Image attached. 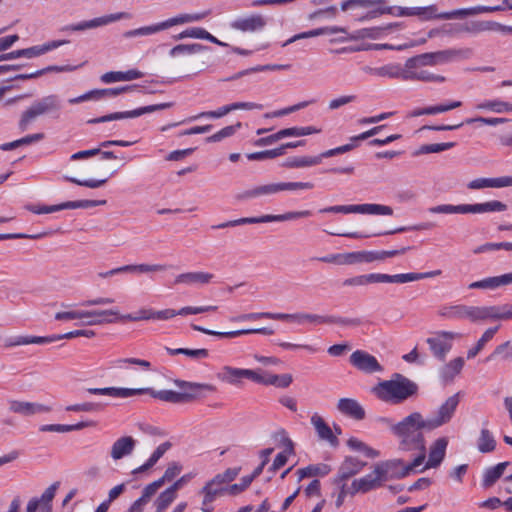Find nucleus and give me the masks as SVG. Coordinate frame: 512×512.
I'll use <instances>...</instances> for the list:
<instances>
[{"instance_id":"obj_28","label":"nucleus","mask_w":512,"mask_h":512,"mask_svg":"<svg viewBox=\"0 0 512 512\" xmlns=\"http://www.w3.org/2000/svg\"><path fill=\"white\" fill-rule=\"evenodd\" d=\"M311 424L314 426L320 440L326 441L332 447H337L339 445L337 436L320 415L314 413L311 416Z\"/></svg>"},{"instance_id":"obj_57","label":"nucleus","mask_w":512,"mask_h":512,"mask_svg":"<svg viewBox=\"0 0 512 512\" xmlns=\"http://www.w3.org/2000/svg\"><path fill=\"white\" fill-rule=\"evenodd\" d=\"M104 408V405L101 403L94 402H83L78 404H72L65 407L67 412H100Z\"/></svg>"},{"instance_id":"obj_19","label":"nucleus","mask_w":512,"mask_h":512,"mask_svg":"<svg viewBox=\"0 0 512 512\" xmlns=\"http://www.w3.org/2000/svg\"><path fill=\"white\" fill-rule=\"evenodd\" d=\"M350 363L358 370L372 374L383 371L375 356L363 350H356L350 356Z\"/></svg>"},{"instance_id":"obj_17","label":"nucleus","mask_w":512,"mask_h":512,"mask_svg":"<svg viewBox=\"0 0 512 512\" xmlns=\"http://www.w3.org/2000/svg\"><path fill=\"white\" fill-rule=\"evenodd\" d=\"M136 85H126L122 87L116 88H105V89H95L86 92L83 95H80L75 98H71L68 100L70 104H78L88 100L98 101L104 98L116 97L122 93L130 92L135 90Z\"/></svg>"},{"instance_id":"obj_5","label":"nucleus","mask_w":512,"mask_h":512,"mask_svg":"<svg viewBox=\"0 0 512 512\" xmlns=\"http://www.w3.org/2000/svg\"><path fill=\"white\" fill-rule=\"evenodd\" d=\"M441 270H434L423 273H403L389 275L384 273H370L347 278L342 285L347 287H361L376 283H396L403 284L412 281H418L426 278H432L441 275Z\"/></svg>"},{"instance_id":"obj_54","label":"nucleus","mask_w":512,"mask_h":512,"mask_svg":"<svg viewBox=\"0 0 512 512\" xmlns=\"http://www.w3.org/2000/svg\"><path fill=\"white\" fill-rule=\"evenodd\" d=\"M476 108L481 110H491L496 113H503L512 111V104L500 100H493L478 104Z\"/></svg>"},{"instance_id":"obj_16","label":"nucleus","mask_w":512,"mask_h":512,"mask_svg":"<svg viewBox=\"0 0 512 512\" xmlns=\"http://www.w3.org/2000/svg\"><path fill=\"white\" fill-rule=\"evenodd\" d=\"M458 404V394H454L447 398L446 401L439 407L436 415L426 419L429 424V431L448 423L452 419Z\"/></svg>"},{"instance_id":"obj_31","label":"nucleus","mask_w":512,"mask_h":512,"mask_svg":"<svg viewBox=\"0 0 512 512\" xmlns=\"http://www.w3.org/2000/svg\"><path fill=\"white\" fill-rule=\"evenodd\" d=\"M507 121H508V119H506V118L476 117V118L466 119L464 122H461V123L455 124V125L424 126V127H422V129H428V130H433V131H452V130H456V129L460 128L464 124H471L474 122H478V123L490 125V126H496L498 124H502Z\"/></svg>"},{"instance_id":"obj_25","label":"nucleus","mask_w":512,"mask_h":512,"mask_svg":"<svg viewBox=\"0 0 512 512\" xmlns=\"http://www.w3.org/2000/svg\"><path fill=\"white\" fill-rule=\"evenodd\" d=\"M192 329L195 331L202 332L207 335H213L219 338H234L242 335H248V334H263V335H272L274 331L270 328L263 327V328H250V329H240L235 331H229V332H219L210 330L201 326H198L196 324L191 325Z\"/></svg>"},{"instance_id":"obj_27","label":"nucleus","mask_w":512,"mask_h":512,"mask_svg":"<svg viewBox=\"0 0 512 512\" xmlns=\"http://www.w3.org/2000/svg\"><path fill=\"white\" fill-rule=\"evenodd\" d=\"M365 465V462L355 457H346L345 460L342 462L341 466L339 467L338 473L334 478V483L336 485H339L342 482H345L352 476L359 473L364 468Z\"/></svg>"},{"instance_id":"obj_39","label":"nucleus","mask_w":512,"mask_h":512,"mask_svg":"<svg viewBox=\"0 0 512 512\" xmlns=\"http://www.w3.org/2000/svg\"><path fill=\"white\" fill-rule=\"evenodd\" d=\"M279 433L282 435V442L283 445L285 446V450L276 455L273 464L270 468L272 471H276L283 467L287 463L288 455L294 453V444L292 440L287 437L286 431L284 429H281Z\"/></svg>"},{"instance_id":"obj_6","label":"nucleus","mask_w":512,"mask_h":512,"mask_svg":"<svg viewBox=\"0 0 512 512\" xmlns=\"http://www.w3.org/2000/svg\"><path fill=\"white\" fill-rule=\"evenodd\" d=\"M61 108V99L56 94H50L37 99L21 114L18 128L22 132L26 131L41 116L52 115L53 117H58Z\"/></svg>"},{"instance_id":"obj_56","label":"nucleus","mask_w":512,"mask_h":512,"mask_svg":"<svg viewBox=\"0 0 512 512\" xmlns=\"http://www.w3.org/2000/svg\"><path fill=\"white\" fill-rule=\"evenodd\" d=\"M462 310V304L444 305L439 308L438 315L448 320H461L463 319Z\"/></svg>"},{"instance_id":"obj_38","label":"nucleus","mask_w":512,"mask_h":512,"mask_svg":"<svg viewBox=\"0 0 512 512\" xmlns=\"http://www.w3.org/2000/svg\"><path fill=\"white\" fill-rule=\"evenodd\" d=\"M245 371L246 369L224 366L216 376L218 380L224 383L238 386L241 385L243 379H245Z\"/></svg>"},{"instance_id":"obj_3","label":"nucleus","mask_w":512,"mask_h":512,"mask_svg":"<svg viewBox=\"0 0 512 512\" xmlns=\"http://www.w3.org/2000/svg\"><path fill=\"white\" fill-rule=\"evenodd\" d=\"M423 430H429V424L420 412H413L400 422L391 426V432L399 438V450L418 452L417 456L426 458V442Z\"/></svg>"},{"instance_id":"obj_49","label":"nucleus","mask_w":512,"mask_h":512,"mask_svg":"<svg viewBox=\"0 0 512 512\" xmlns=\"http://www.w3.org/2000/svg\"><path fill=\"white\" fill-rule=\"evenodd\" d=\"M499 326L488 328L481 338L477 341L476 345L469 349L467 352V358L472 359L474 358L480 351L483 350L485 345L494 337L496 332L498 331Z\"/></svg>"},{"instance_id":"obj_48","label":"nucleus","mask_w":512,"mask_h":512,"mask_svg":"<svg viewBox=\"0 0 512 512\" xmlns=\"http://www.w3.org/2000/svg\"><path fill=\"white\" fill-rule=\"evenodd\" d=\"M338 14V8L334 5L319 8L308 15V19L313 22L322 23L333 20Z\"/></svg>"},{"instance_id":"obj_37","label":"nucleus","mask_w":512,"mask_h":512,"mask_svg":"<svg viewBox=\"0 0 512 512\" xmlns=\"http://www.w3.org/2000/svg\"><path fill=\"white\" fill-rule=\"evenodd\" d=\"M463 319H468L472 322L492 319L495 309L492 306H467L462 304Z\"/></svg>"},{"instance_id":"obj_22","label":"nucleus","mask_w":512,"mask_h":512,"mask_svg":"<svg viewBox=\"0 0 512 512\" xmlns=\"http://www.w3.org/2000/svg\"><path fill=\"white\" fill-rule=\"evenodd\" d=\"M58 483L50 485L40 497L31 498L25 512H52V501L56 495Z\"/></svg>"},{"instance_id":"obj_33","label":"nucleus","mask_w":512,"mask_h":512,"mask_svg":"<svg viewBox=\"0 0 512 512\" xmlns=\"http://www.w3.org/2000/svg\"><path fill=\"white\" fill-rule=\"evenodd\" d=\"M512 284V272L499 276L488 277L469 284V289H497L501 286Z\"/></svg>"},{"instance_id":"obj_30","label":"nucleus","mask_w":512,"mask_h":512,"mask_svg":"<svg viewBox=\"0 0 512 512\" xmlns=\"http://www.w3.org/2000/svg\"><path fill=\"white\" fill-rule=\"evenodd\" d=\"M214 275L208 272H186L177 275L174 284H185L188 286L206 285L212 281Z\"/></svg>"},{"instance_id":"obj_35","label":"nucleus","mask_w":512,"mask_h":512,"mask_svg":"<svg viewBox=\"0 0 512 512\" xmlns=\"http://www.w3.org/2000/svg\"><path fill=\"white\" fill-rule=\"evenodd\" d=\"M337 409L340 413L355 420H362L365 417L363 407L352 398H341L337 403Z\"/></svg>"},{"instance_id":"obj_26","label":"nucleus","mask_w":512,"mask_h":512,"mask_svg":"<svg viewBox=\"0 0 512 512\" xmlns=\"http://www.w3.org/2000/svg\"><path fill=\"white\" fill-rule=\"evenodd\" d=\"M384 482L385 481L382 478V476L379 473H377V467L375 466L374 470L371 473L352 482L351 494H355L357 492L366 493L368 491L381 487Z\"/></svg>"},{"instance_id":"obj_64","label":"nucleus","mask_w":512,"mask_h":512,"mask_svg":"<svg viewBox=\"0 0 512 512\" xmlns=\"http://www.w3.org/2000/svg\"><path fill=\"white\" fill-rule=\"evenodd\" d=\"M321 130L313 127V126H306V127H290V128H284L285 137H301L306 136L314 133H319Z\"/></svg>"},{"instance_id":"obj_24","label":"nucleus","mask_w":512,"mask_h":512,"mask_svg":"<svg viewBox=\"0 0 512 512\" xmlns=\"http://www.w3.org/2000/svg\"><path fill=\"white\" fill-rule=\"evenodd\" d=\"M109 316L118 318L119 310L116 308L106 310H82L80 320H84V324L89 326L114 323L116 320L109 318Z\"/></svg>"},{"instance_id":"obj_44","label":"nucleus","mask_w":512,"mask_h":512,"mask_svg":"<svg viewBox=\"0 0 512 512\" xmlns=\"http://www.w3.org/2000/svg\"><path fill=\"white\" fill-rule=\"evenodd\" d=\"M94 422L92 421H83L77 424L67 425V424H46L40 427V431L42 432H57V433H66L71 431H77L84 429L86 427L93 426Z\"/></svg>"},{"instance_id":"obj_55","label":"nucleus","mask_w":512,"mask_h":512,"mask_svg":"<svg viewBox=\"0 0 512 512\" xmlns=\"http://www.w3.org/2000/svg\"><path fill=\"white\" fill-rule=\"evenodd\" d=\"M177 494L172 492L169 488L160 493V495L155 500V512H164L176 499Z\"/></svg>"},{"instance_id":"obj_45","label":"nucleus","mask_w":512,"mask_h":512,"mask_svg":"<svg viewBox=\"0 0 512 512\" xmlns=\"http://www.w3.org/2000/svg\"><path fill=\"white\" fill-rule=\"evenodd\" d=\"M354 213L391 216L393 209L381 204H357L354 205Z\"/></svg>"},{"instance_id":"obj_32","label":"nucleus","mask_w":512,"mask_h":512,"mask_svg":"<svg viewBox=\"0 0 512 512\" xmlns=\"http://www.w3.org/2000/svg\"><path fill=\"white\" fill-rule=\"evenodd\" d=\"M448 440L445 437L437 439L430 448L428 461L420 472L428 468H436L443 461L446 453Z\"/></svg>"},{"instance_id":"obj_2","label":"nucleus","mask_w":512,"mask_h":512,"mask_svg":"<svg viewBox=\"0 0 512 512\" xmlns=\"http://www.w3.org/2000/svg\"><path fill=\"white\" fill-rule=\"evenodd\" d=\"M176 385L181 388L182 392L173 390H160L155 391L152 388H87L86 391L94 395L110 396L114 398H128L135 395L150 394L153 398L159 399L169 403H184L193 400L196 397V392L200 389L214 391V386L210 384H200L193 382H186L181 380L175 381Z\"/></svg>"},{"instance_id":"obj_7","label":"nucleus","mask_w":512,"mask_h":512,"mask_svg":"<svg viewBox=\"0 0 512 512\" xmlns=\"http://www.w3.org/2000/svg\"><path fill=\"white\" fill-rule=\"evenodd\" d=\"M209 14H210V10H205L203 12H198V13L180 14L175 17L169 18L165 21L153 24V25L144 26V27H140L137 29L126 31L124 33V37L133 38V37H138V36L152 35V34L160 32V31L169 29L175 25L202 20Z\"/></svg>"},{"instance_id":"obj_10","label":"nucleus","mask_w":512,"mask_h":512,"mask_svg":"<svg viewBox=\"0 0 512 512\" xmlns=\"http://www.w3.org/2000/svg\"><path fill=\"white\" fill-rule=\"evenodd\" d=\"M312 215V212L310 210H302V211H289L284 214H278V215H261L257 217H243L235 220H229L226 222H223L218 225H213L212 229H224L228 227H236L240 225H246V224H259V223H270V222H284V221H291L296 220L300 218H307Z\"/></svg>"},{"instance_id":"obj_40","label":"nucleus","mask_w":512,"mask_h":512,"mask_svg":"<svg viewBox=\"0 0 512 512\" xmlns=\"http://www.w3.org/2000/svg\"><path fill=\"white\" fill-rule=\"evenodd\" d=\"M68 40H53L43 45L33 46L29 48L22 49L23 57L26 58H34L41 56L51 50L57 49L58 47L68 44Z\"/></svg>"},{"instance_id":"obj_43","label":"nucleus","mask_w":512,"mask_h":512,"mask_svg":"<svg viewBox=\"0 0 512 512\" xmlns=\"http://www.w3.org/2000/svg\"><path fill=\"white\" fill-rule=\"evenodd\" d=\"M509 465L508 461L498 463L497 465L493 467H489L484 471L483 474V480H482V486L484 488H489L493 486L498 479H500L506 469V467Z\"/></svg>"},{"instance_id":"obj_36","label":"nucleus","mask_w":512,"mask_h":512,"mask_svg":"<svg viewBox=\"0 0 512 512\" xmlns=\"http://www.w3.org/2000/svg\"><path fill=\"white\" fill-rule=\"evenodd\" d=\"M512 186V176H503L498 178H477L469 182V189L483 188H502Z\"/></svg>"},{"instance_id":"obj_58","label":"nucleus","mask_w":512,"mask_h":512,"mask_svg":"<svg viewBox=\"0 0 512 512\" xmlns=\"http://www.w3.org/2000/svg\"><path fill=\"white\" fill-rule=\"evenodd\" d=\"M240 127H241L240 122H238L234 125L226 126V127L222 128L221 130H219L218 132H216L215 134L207 137L205 139V141L207 143L220 142L225 138L233 136Z\"/></svg>"},{"instance_id":"obj_11","label":"nucleus","mask_w":512,"mask_h":512,"mask_svg":"<svg viewBox=\"0 0 512 512\" xmlns=\"http://www.w3.org/2000/svg\"><path fill=\"white\" fill-rule=\"evenodd\" d=\"M314 184L311 182H277L256 186L237 195L239 200H247L262 196H271L283 191H296L303 189H312Z\"/></svg>"},{"instance_id":"obj_50","label":"nucleus","mask_w":512,"mask_h":512,"mask_svg":"<svg viewBox=\"0 0 512 512\" xmlns=\"http://www.w3.org/2000/svg\"><path fill=\"white\" fill-rule=\"evenodd\" d=\"M464 363L465 361L462 357H457L451 360L441 369V377L446 381L452 380L457 374L460 373Z\"/></svg>"},{"instance_id":"obj_47","label":"nucleus","mask_w":512,"mask_h":512,"mask_svg":"<svg viewBox=\"0 0 512 512\" xmlns=\"http://www.w3.org/2000/svg\"><path fill=\"white\" fill-rule=\"evenodd\" d=\"M224 492H228V488H224L223 485L219 484H211V480L208 481L201 489V493L204 495L202 505L207 506Z\"/></svg>"},{"instance_id":"obj_41","label":"nucleus","mask_w":512,"mask_h":512,"mask_svg":"<svg viewBox=\"0 0 512 512\" xmlns=\"http://www.w3.org/2000/svg\"><path fill=\"white\" fill-rule=\"evenodd\" d=\"M338 32L346 33V30L344 28L337 27V26L321 27V28L313 29V30H310V31H307V32H302V33L294 35L293 37L288 39L283 44V46H287V45H289V44H291V43H293V42H295L297 40H300V39L316 37V36H320V35H324V34H335V33H338Z\"/></svg>"},{"instance_id":"obj_52","label":"nucleus","mask_w":512,"mask_h":512,"mask_svg":"<svg viewBox=\"0 0 512 512\" xmlns=\"http://www.w3.org/2000/svg\"><path fill=\"white\" fill-rule=\"evenodd\" d=\"M289 68H290L289 64L258 65V66H255V67H252V68H249L246 70H242V71L234 74L230 78H228V80H236V79H239L240 77H243L245 75L255 73V72L273 71V70H281V69H289Z\"/></svg>"},{"instance_id":"obj_63","label":"nucleus","mask_w":512,"mask_h":512,"mask_svg":"<svg viewBox=\"0 0 512 512\" xmlns=\"http://www.w3.org/2000/svg\"><path fill=\"white\" fill-rule=\"evenodd\" d=\"M433 65H435L433 52L423 53L408 59L409 67H423Z\"/></svg>"},{"instance_id":"obj_15","label":"nucleus","mask_w":512,"mask_h":512,"mask_svg":"<svg viewBox=\"0 0 512 512\" xmlns=\"http://www.w3.org/2000/svg\"><path fill=\"white\" fill-rule=\"evenodd\" d=\"M106 200H76V201H67L57 205H30L27 207L29 211L34 214H48L53 212H58L64 209H86L91 207H96L100 205H104Z\"/></svg>"},{"instance_id":"obj_12","label":"nucleus","mask_w":512,"mask_h":512,"mask_svg":"<svg viewBox=\"0 0 512 512\" xmlns=\"http://www.w3.org/2000/svg\"><path fill=\"white\" fill-rule=\"evenodd\" d=\"M422 463V456H416L414 460L407 465H404V462L401 459H392L377 463L376 467L377 473H379L386 482L391 479H402L407 477Z\"/></svg>"},{"instance_id":"obj_62","label":"nucleus","mask_w":512,"mask_h":512,"mask_svg":"<svg viewBox=\"0 0 512 512\" xmlns=\"http://www.w3.org/2000/svg\"><path fill=\"white\" fill-rule=\"evenodd\" d=\"M498 356H502L504 360H512V342L507 341L498 345L493 353L487 357L486 361L494 360Z\"/></svg>"},{"instance_id":"obj_59","label":"nucleus","mask_w":512,"mask_h":512,"mask_svg":"<svg viewBox=\"0 0 512 512\" xmlns=\"http://www.w3.org/2000/svg\"><path fill=\"white\" fill-rule=\"evenodd\" d=\"M347 445L352 450H356V451L362 452V453H364L369 458H375V457L379 456V452L378 451H376L373 448L367 446L364 442L360 441L357 438H354V437L350 438L347 441Z\"/></svg>"},{"instance_id":"obj_8","label":"nucleus","mask_w":512,"mask_h":512,"mask_svg":"<svg viewBox=\"0 0 512 512\" xmlns=\"http://www.w3.org/2000/svg\"><path fill=\"white\" fill-rule=\"evenodd\" d=\"M272 319V320H289L299 324L309 322L312 324H323L324 316L309 313H272V312H252L240 314L237 316L230 317V321L233 323H239L244 321H255L259 319Z\"/></svg>"},{"instance_id":"obj_34","label":"nucleus","mask_w":512,"mask_h":512,"mask_svg":"<svg viewBox=\"0 0 512 512\" xmlns=\"http://www.w3.org/2000/svg\"><path fill=\"white\" fill-rule=\"evenodd\" d=\"M472 49H447L433 52L435 65L451 62L456 59H468L472 56Z\"/></svg>"},{"instance_id":"obj_46","label":"nucleus","mask_w":512,"mask_h":512,"mask_svg":"<svg viewBox=\"0 0 512 512\" xmlns=\"http://www.w3.org/2000/svg\"><path fill=\"white\" fill-rule=\"evenodd\" d=\"M477 448L481 453L493 452L496 448V440L491 431L482 428L477 439Z\"/></svg>"},{"instance_id":"obj_20","label":"nucleus","mask_w":512,"mask_h":512,"mask_svg":"<svg viewBox=\"0 0 512 512\" xmlns=\"http://www.w3.org/2000/svg\"><path fill=\"white\" fill-rule=\"evenodd\" d=\"M167 266L163 264H129L124 265L121 267L113 268L106 272H100L98 274L101 278H108L114 275H118L121 273H135V274H142V273H152V272H160L166 270Z\"/></svg>"},{"instance_id":"obj_61","label":"nucleus","mask_w":512,"mask_h":512,"mask_svg":"<svg viewBox=\"0 0 512 512\" xmlns=\"http://www.w3.org/2000/svg\"><path fill=\"white\" fill-rule=\"evenodd\" d=\"M454 146H455L454 142L425 144V145H422L415 154L419 155V154H429V153H440L442 151L451 149Z\"/></svg>"},{"instance_id":"obj_18","label":"nucleus","mask_w":512,"mask_h":512,"mask_svg":"<svg viewBox=\"0 0 512 512\" xmlns=\"http://www.w3.org/2000/svg\"><path fill=\"white\" fill-rule=\"evenodd\" d=\"M131 15L127 12H118L112 13L108 15H104L101 17L94 18L92 20L82 21L77 24H72L63 28L66 31H84L87 29H93L99 26H104L110 24L112 22L121 20V19H129Z\"/></svg>"},{"instance_id":"obj_51","label":"nucleus","mask_w":512,"mask_h":512,"mask_svg":"<svg viewBox=\"0 0 512 512\" xmlns=\"http://www.w3.org/2000/svg\"><path fill=\"white\" fill-rule=\"evenodd\" d=\"M206 49H207L206 46H203L202 44H199V43L179 44V45H176L175 47H173L169 51V55L171 57H176L179 55H193V54L200 53Z\"/></svg>"},{"instance_id":"obj_9","label":"nucleus","mask_w":512,"mask_h":512,"mask_svg":"<svg viewBox=\"0 0 512 512\" xmlns=\"http://www.w3.org/2000/svg\"><path fill=\"white\" fill-rule=\"evenodd\" d=\"M507 209L506 204L493 200L485 203L477 204H442L429 208L432 214H468V213H487V212H502Z\"/></svg>"},{"instance_id":"obj_23","label":"nucleus","mask_w":512,"mask_h":512,"mask_svg":"<svg viewBox=\"0 0 512 512\" xmlns=\"http://www.w3.org/2000/svg\"><path fill=\"white\" fill-rule=\"evenodd\" d=\"M9 411L24 417H31L36 414L50 412V407L36 402L20 401L15 399L8 400Z\"/></svg>"},{"instance_id":"obj_29","label":"nucleus","mask_w":512,"mask_h":512,"mask_svg":"<svg viewBox=\"0 0 512 512\" xmlns=\"http://www.w3.org/2000/svg\"><path fill=\"white\" fill-rule=\"evenodd\" d=\"M136 447V440L132 436L118 438L111 447L110 456L117 461L133 453Z\"/></svg>"},{"instance_id":"obj_4","label":"nucleus","mask_w":512,"mask_h":512,"mask_svg":"<svg viewBox=\"0 0 512 512\" xmlns=\"http://www.w3.org/2000/svg\"><path fill=\"white\" fill-rule=\"evenodd\" d=\"M417 383L400 373L392 374L389 380L378 382L373 388V394L382 402L392 405L404 403L418 394Z\"/></svg>"},{"instance_id":"obj_13","label":"nucleus","mask_w":512,"mask_h":512,"mask_svg":"<svg viewBox=\"0 0 512 512\" xmlns=\"http://www.w3.org/2000/svg\"><path fill=\"white\" fill-rule=\"evenodd\" d=\"M173 106L172 102H166V103H160V104H154V105H148L144 107H140L131 111H124V112H114L110 113L98 118L90 119L88 121L89 124H98V123H104L109 121H116V120H122V119H128V118H136L141 115H144L146 113H152L159 110H164L167 108H171Z\"/></svg>"},{"instance_id":"obj_14","label":"nucleus","mask_w":512,"mask_h":512,"mask_svg":"<svg viewBox=\"0 0 512 512\" xmlns=\"http://www.w3.org/2000/svg\"><path fill=\"white\" fill-rule=\"evenodd\" d=\"M459 337H461L459 333L439 331L435 333V336L427 338L426 342L433 356L440 361H444L452 348V341Z\"/></svg>"},{"instance_id":"obj_60","label":"nucleus","mask_w":512,"mask_h":512,"mask_svg":"<svg viewBox=\"0 0 512 512\" xmlns=\"http://www.w3.org/2000/svg\"><path fill=\"white\" fill-rule=\"evenodd\" d=\"M240 470V467L228 468L223 473L215 475L214 478L211 479V484L224 485L230 483L238 476Z\"/></svg>"},{"instance_id":"obj_21","label":"nucleus","mask_w":512,"mask_h":512,"mask_svg":"<svg viewBox=\"0 0 512 512\" xmlns=\"http://www.w3.org/2000/svg\"><path fill=\"white\" fill-rule=\"evenodd\" d=\"M267 24V19L260 14L239 16L230 23V27L241 32H256L262 30Z\"/></svg>"},{"instance_id":"obj_42","label":"nucleus","mask_w":512,"mask_h":512,"mask_svg":"<svg viewBox=\"0 0 512 512\" xmlns=\"http://www.w3.org/2000/svg\"><path fill=\"white\" fill-rule=\"evenodd\" d=\"M51 343V339L48 336H31V335H19L15 337H10L5 340L4 346L7 348L20 346V345H29V344H47Z\"/></svg>"},{"instance_id":"obj_1","label":"nucleus","mask_w":512,"mask_h":512,"mask_svg":"<svg viewBox=\"0 0 512 512\" xmlns=\"http://www.w3.org/2000/svg\"><path fill=\"white\" fill-rule=\"evenodd\" d=\"M384 2H354V9L358 7H366L369 10L364 16H360V20L374 19L382 14L388 13L397 17L415 16L420 20L431 19H457L475 16L481 13L499 12L512 10V2H502L501 4L488 6L477 5L470 8L456 9L450 12H438L435 5L425 7H401V6H384Z\"/></svg>"},{"instance_id":"obj_53","label":"nucleus","mask_w":512,"mask_h":512,"mask_svg":"<svg viewBox=\"0 0 512 512\" xmlns=\"http://www.w3.org/2000/svg\"><path fill=\"white\" fill-rule=\"evenodd\" d=\"M319 164V157L314 156H302V157H292L287 159L283 166L287 168H303L310 167Z\"/></svg>"}]
</instances>
